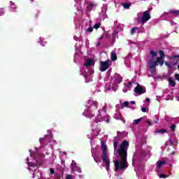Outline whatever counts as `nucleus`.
Masks as SVG:
<instances>
[{
    "label": "nucleus",
    "mask_w": 179,
    "mask_h": 179,
    "mask_svg": "<svg viewBox=\"0 0 179 179\" xmlns=\"http://www.w3.org/2000/svg\"><path fill=\"white\" fill-rule=\"evenodd\" d=\"M147 124H148L149 127L152 126V122L149 120H147Z\"/></svg>",
    "instance_id": "41"
},
{
    "label": "nucleus",
    "mask_w": 179,
    "mask_h": 179,
    "mask_svg": "<svg viewBox=\"0 0 179 179\" xmlns=\"http://www.w3.org/2000/svg\"><path fill=\"white\" fill-rule=\"evenodd\" d=\"M114 81L113 85L115 86H117V85H120L121 82H122V77H121V75L116 73L113 76Z\"/></svg>",
    "instance_id": "7"
},
{
    "label": "nucleus",
    "mask_w": 179,
    "mask_h": 179,
    "mask_svg": "<svg viewBox=\"0 0 179 179\" xmlns=\"http://www.w3.org/2000/svg\"><path fill=\"white\" fill-rule=\"evenodd\" d=\"M126 86H127V87H132V82H129V83L126 85Z\"/></svg>",
    "instance_id": "32"
},
{
    "label": "nucleus",
    "mask_w": 179,
    "mask_h": 179,
    "mask_svg": "<svg viewBox=\"0 0 179 179\" xmlns=\"http://www.w3.org/2000/svg\"><path fill=\"white\" fill-rule=\"evenodd\" d=\"M100 26H101V24L100 23H96L94 25V29H96L97 30V29H100Z\"/></svg>",
    "instance_id": "25"
},
{
    "label": "nucleus",
    "mask_w": 179,
    "mask_h": 179,
    "mask_svg": "<svg viewBox=\"0 0 179 179\" xmlns=\"http://www.w3.org/2000/svg\"><path fill=\"white\" fill-rule=\"evenodd\" d=\"M128 106H129V102H128V101H124V102L122 104V107H128Z\"/></svg>",
    "instance_id": "26"
},
{
    "label": "nucleus",
    "mask_w": 179,
    "mask_h": 179,
    "mask_svg": "<svg viewBox=\"0 0 179 179\" xmlns=\"http://www.w3.org/2000/svg\"><path fill=\"white\" fill-rule=\"evenodd\" d=\"M141 120H142V118L134 120V124L136 125H138V124H139L141 122Z\"/></svg>",
    "instance_id": "28"
},
{
    "label": "nucleus",
    "mask_w": 179,
    "mask_h": 179,
    "mask_svg": "<svg viewBox=\"0 0 179 179\" xmlns=\"http://www.w3.org/2000/svg\"><path fill=\"white\" fill-rule=\"evenodd\" d=\"M96 45H97V47H100L101 43H98L96 44Z\"/></svg>",
    "instance_id": "47"
},
{
    "label": "nucleus",
    "mask_w": 179,
    "mask_h": 179,
    "mask_svg": "<svg viewBox=\"0 0 179 179\" xmlns=\"http://www.w3.org/2000/svg\"><path fill=\"white\" fill-rule=\"evenodd\" d=\"M50 173H52V174H55V170H54V169H52V168H51V169H50Z\"/></svg>",
    "instance_id": "34"
},
{
    "label": "nucleus",
    "mask_w": 179,
    "mask_h": 179,
    "mask_svg": "<svg viewBox=\"0 0 179 179\" xmlns=\"http://www.w3.org/2000/svg\"><path fill=\"white\" fill-rule=\"evenodd\" d=\"M77 168H78V166L76 165V162H73L71 164V169H72V170H78Z\"/></svg>",
    "instance_id": "23"
},
{
    "label": "nucleus",
    "mask_w": 179,
    "mask_h": 179,
    "mask_svg": "<svg viewBox=\"0 0 179 179\" xmlns=\"http://www.w3.org/2000/svg\"><path fill=\"white\" fill-rule=\"evenodd\" d=\"M148 64H150V69H155V68H156L157 65H159V64H157V62L153 61V60H150L148 62Z\"/></svg>",
    "instance_id": "10"
},
{
    "label": "nucleus",
    "mask_w": 179,
    "mask_h": 179,
    "mask_svg": "<svg viewBox=\"0 0 179 179\" xmlns=\"http://www.w3.org/2000/svg\"><path fill=\"white\" fill-rule=\"evenodd\" d=\"M28 165L29 166V167H36V166L34 165V164H33L32 162L28 163Z\"/></svg>",
    "instance_id": "33"
},
{
    "label": "nucleus",
    "mask_w": 179,
    "mask_h": 179,
    "mask_svg": "<svg viewBox=\"0 0 179 179\" xmlns=\"http://www.w3.org/2000/svg\"><path fill=\"white\" fill-rule=\"evenodd\" d=\"M175 79L179 82V74H176L175 75Z\"/></svg>",
    "instance_id": "35"
},
{
    "label": "nucleus",
    "mask_w": 179,
    "mask_h": 179,
    "mask_svg": "<svg viewBox=\"0 0 179 179\" xmlns=\"http://www.w3.org/2000/svg\"><path fill=\"white\" fill-rule=\"evenodd\" d=\"M169 85H171V86H172L173 87L176 86V82L174 81L173 77H169Z\"/></svg>",
    "instance_id": "13"
},
{
    "label": "nucleus",
    "mask_w": 179,
    "mask_h": 179,
    "mask_svg": "<svg viewBox=\"0 0 179 179\" xmlns=\"http://www.w3.org/2000/svg\"><path fill=\"white\" fill-rule=\"evenodd\" d=\"M101 149L102 150L101 159L106 163V169L107 171L110 170V159H108V150L104 142H101Z\"/></svg>",
    "instance_id": "2"
},
{
    "label": "nucleus",
    "mask_w": 179,
    "mask_h": 179,
    "mask_svg": "<svg viewBox=\"0 0 179 179\" xmlns=\"http://www.w3.org/2000/svg\"><path fill=\"white\" fill-rule=\"evenodd\" d=\"M155 132L156 134H166L167 133V130L162 129L157 130Z\"/></svg>",
    "instance_id": "21"
},
{
    "label": "nucleus",
    "mask_w": 179,
    "mask_h": 179,
    "mask_svg": "<svg viewBox=\"0 0 179 179\" xmlns=\"http://www.w3.org/2000/svg\"><path fill=\"white\" fill-rule=\"evenodd\" d=\"M110 59L112 61H117V53L115 52V51L111 52Z\"/></svg>",
    "instance_id": "11"
},
{
    "label": "nucleus",
    "mask_w": 179,
    "mask_h": 179,
    "mask_svg": "<svg viewBox=\"0 0 179 179\" xmlns=\"http://www.w3.org/2000/svg\"><path fill=\"white\" fill-rule=\"evenodd\" d=\"M157 163V167L160 169V167H163V166L166 164V161H158Z\"/></svg>",
    "instance_id": "16"
},
{
    "label": "nucleus",
    "mask_w": 179,
    "mask_h": 179,
    "mask_svg": "<svg viewBox=\"0 0 179 179\" xmlns=\"http://www.w3.org/2000/svg\"><path fill=\"white\" fill-rule=\"evenodd\" d=\"M78 173H82V169H80V168H78Z\"/></svg>",
    "instance_id": "43"
},
{
    "label": "nucleus",
    "mask_w": 179,
    "mask_h": 179,
    "mask_svg": "<svg viewBox=\"0 0 179 179\" xmlns=\"http://www.w3.org/2000/svg\"><path fill=\"white\" fill-rule=\"evenodd\" d=\"M117 146H118V142L114 141H113V148H114V150H117Z\"/></svg>",
    "instance_id": "27"
},
{
    "label": "nucleus",
    "mask_w": 179,
    "mask_h": 179,
    "mask_svg": "<svg viewBox=\"0 0 179 179\" xmlns=\"http://www.w3.org/2000/svg\"><path fill=\"white\" fill-rule=\"evenodd\" d=\"M123 92H124V93H127V91H125V90H123Z\"/></svg>",
    "instance_id": "52"
},
{
    "label": "nucleus",
    "mask_w": 179,
    "mask_h": 179,
    "mask_svg": "<svg viewBox=\"0 0 179 179\" xmlns=\"http://www.w3.org/2000/svg\"><path fill=\"white\" fill-rule=\"evenodd\" d=\"M141 111H142L143 113H146V108H141Z\"/></svg>",
    "instance_id": "40"
},
{
    "label": "nucleus",
    "mask_w": 179,
    "mask_h": 179,
    "mask_svg": "<svg viewBox=\"0 0 179 179\" xmlns=\"http://www.w3.org/2000/svg\"><path fill=\"white\" fill-rule=\"evenodd\" d=\"M27 160H29V157L27 158Z\"/></svg>",
    "instance_id": "55"
},
{
    "label": "nucleus",
    "mask_w": 179,
    "mask_h": 179,
    "mask_svg": "<svg viewBox=\"0 0 179 179\" xmlns=\"http://www.w3.org/2000/svg\"><path fill=\"white\" fill-rule=\"evenodd\" d=\"M119 169H120V161L116 160L115 162V171H118Z\"/></svg>",
    "instance_id": "15"
},
{
    "label": "nucleus",
    "mask_w": 179,
    "mask_h": 179,
    "mask_svg": "<svg viewBox=\"0 0 179 179\" xmlns=\"http://www.w3.org/2000/svg\"><path fill=\"white\" fill-rule=\"evenodd\" d=\"M155 124H158L159 122L157 121H155Z\"/></svg>",
    "instance_id": "51"
},
{
    "label": "nucleus",
    "mask_w": 179,
    "mask_h": 179,
    "mask_svg": "<svg viewBox=\"0 0 179 179\" xmlns=\"http://www.w3.org/2000/svg\"><path fill=\"white\" fill-rule=\"evenodd\" d=\"M106 37H108V32H106Z\"/></svg>",
    "instance_id": "50"
},
{
    "label": "nucleus",
    "mask_w": 179,
    "mask_h": 179,
    "mask_svg": "<svg viewBox=\"0 0 179 179\" xmlns=\"http://www.w3.org/2000/svg\"><path fill=\"white\" fill-rule=\"evenodd\" d=\"M94 6H96V5H94L93 3H88L87 6V9L88 10H92V9H93V8H94Z\"/></svg>",
    "instance_id": "17"
},
{
    "label": "nucleus",
    "mask_w": 179,
    "mask_h": 179,
    "mask_svg": "<svg viewBox=\"0 0 179 179\" xmlns=\"http://www.w3.org/2000/svg\"><path fill=\"white\" fill-rule=\"evenodd\" d=\"M50 138H51V136L50 135H45L44 138H40L39 142L41 145H48L50 143Z\"/></svg>",
    "instance_id": "8"
},
{
    "label": "nucleus",
    "mask_w": 179,
    "mask_h": 179,
    "mask_svg": "<svg viewBox=\"0 0 179 179\" xmlns=\"http://www.w3.org/2000/svg\"><path fill=\"white\" fill-rule=\"evenodd\" d=\"M165 65L166 66H168L169 68H170V66H171V64H170V63L169 62H165Z\"/></svg>",
    "instance_id": "36"
},
{
    "label": "nucleus",
    "mask_w": 179,
    "mask_h": 179,
    "mask_svg": "<svg viewBox=\"0 0 179 179\" xmlns=\"http://www.w3.org/2000/svg\"><path fill=\"white\" fill-rule=\"evenodd\" d=\"M137 30H139V27H135L132 28L131 30V34H135L136 33Z\"/></svg>",
    "instance_id": "20"
},
{
    "label": "nucleus",
    "mask_w": 179,
    "mask_h": 179,
    "mask_svg": "<svg viewBox=\"0 0 179 179\" xmlns=\"http://www.w3.org/2000/svg\"><path fill=\"white\" fill-rule=\"evenodd\" d=\"M150 54L151 57H152V58L157 57V52L153 51V50H151L150 51Z\"/></svg>",
    "instance_id": "19"
},
{
    "label": "nucleus",
    "mask_w": 179,
    "mask_h": 179,
    "mask_svg": "<svg viewBox=\"0 0 179 179\" xmlns=\"http://www.w3.org/2000/svg\"><path fill=\"white\" fill-rule=\"evenodd\" d=\"M129 143L127 141H124L120 146V149L117 150L119 156H128V148Z\"/></svg>",
    "instance_id": "3"
},
{
    "label": "nucleus",
    "mask_w": 179,
    "mask_h": 179,
    "mask_svg": "<svg viewBox=\"0 0 179 179\" xmlns=\"http://www.w3.org/2000/svg\"><path fill=\"white\" fill-rule=\"evenodd\" d=\"M152 19V16L150 15V10H145L143 12V15L141 17V23L142 24H145L146 22L148 20H150Z\"/></svg>",
    "instance_id": "5"
},
{
    "label": "nucleus",
    "mask_w": 179,
    "mask_h": 179,
    "mask_svg": "<svg viewBox=\"0 0 179 179\" xmlns=\"http://www.w3.org/2000/svg\"><path fill=\"white\" fill-rule=\"evenodd\" d=\"M86 33H92L93 31V27H90L85 30Z\"/></svg>",
    "instance_id": "24"
},
{
    "label": "nucleus",
    "mask_w": 179,
    "mask_h": 179,
    "mask_svg": "<svg viewBox=\"0 0 179 179\" xmlns=\"http://www.w3.org/2000/svg\"><path fill=\"white\" fill-rule=\"evenodd\" d=\"M157 64H159L160 66H163V64H164V60L157 57L156 59Z\"/></svg>",
    "instance_id": "14"
},
{
    "label": "nucleus",
    "mask_w": 179,
    "mask_h": 179,
    "mask_svg": "<svg viewBox=\"0 0 179 179\" xmlns=\"http://www.w3.org/2000/svg\"><path fill=\"white\" fill-rule=\"evenodd\" d=\"M171 129L173 131V132H174V131H176V124H172L171 126Z\"/></svg>",
    "instance_id": "30"
},
{
    "label": "nucleus",
    "mask_w": 179,
    "mask_h": 179,
    "mask_svg": "<svg viewBox=\"0 0 179 179\" xmlns=\"http://www.w3.org/2000/svg\"><path fill=\"white\" fill-rule=\"evenodd\" d=\"M121 157L120 159V170L125 171L128 169V155H120Z\"/></svg>",
    "instance_id": "4"
},
{
    "label": "nucleus",
    "mask_w": 179,
    "mask_h": 179,
    "mask_svg": "<svg viewBox=\"0 0 179 179\" xmlns=\"http://www.w3.org/2000/svg\"><path fill=\"white\" fill-rule=\"evenodd\" d=\"M134 92L136 94H143L146 91L143 90V87L138 84V86L134 88Z\"/></svg>",
    "instance_id": "9"
},
{
    "label": "nucleus",
    "mask_w": 179,
    "mask_h": 179,
    "mask_svg": "<svg viewBox=\"0 0 179 179\" xmlns=\"http://www.w3.org/2000/svg\"><path fill=\"white\" fill-rule=\"evenodd\" d=\"M10 5H11V8H12L13 9H16V5H15V3L11 2V3H10Z\"/></svg>",
    "instance_id": "31"
},
{
    "label": "nucleus",
    "mask_w": 179,
    "mask_h": 179,
    "mask_svg": "<svg viewBox=\"0 0 179 179\" xmlns=\"http://www.w3.org/2000/svg\"><path fill=\"white\" fill-rule=\"evenodd\" d=\"M66 179H72V175H67Z\"/></svg>",
    "instance_id": "38"
},
{
    "label": "nucleus",
    "mask_w": 179,
    "mask_h": 179,
    "mask_svg": "<svg viewBox=\"0 0 179 179\" xmlns=\"http://www.w3.org/2000/svg\"><path fill=\"white\" fill-rule=\"evenodd\" d=\"M172 58H173V59H176V58H179V55H173V56H172Z\"/></svg>",
    "instance_id": "39"
},
{
    "label": "nucleus",
    "mask_w": 179,
    "mask_h": 179,
    "mask_svg": "<svg viewBox=\"0 0 179 179\" xmlns=\"http://www.w3.org/2000/svg\"><path fill=\"white\" fill-rule=\"evenodd\" d=\"M87 104H89L87 109L85 110L86 117L88 118H93L96 115V112L97 111V101L90 99L87 101Z\"/></svg>",
    "instance_id": "1"
},
{
    "label": "nucleus",
    "mask_w": 179,
    "mask_h": 179,
    "mask_svg": "<svg viewBox=\"0 0 179 179\" xmlns=\"http://www.w3.org/2000/svg\"><path fill=\"white\" fill-rule=\"evenodd\" d=\"M171 13H173L174 15H179V10H171Z\"/></svg>",
    "instance_id": "29"
},
{
    "label": "nucleus",
    "mask_w": 179,
    "mask_h": 179,
    "mask_svg": "<svg viewBox=\"0 0 179 179\" xmlns=\"http://www.w3.org/2000/svg\"><path fill=\"white\" fill-rule=\"evenodd\" d=\"M123 92H124V93H127V91H125V90H123Z\"/></svg>",
    "instance_id": "53"
},
{
    "label": "nucleus",
    "mask_w": 179,
    "mask_h": 179,
    "mask_svg": "<svg viewBox=\"0 0 179 179\" xmlns=\"http://www.w3.org/2000/svg\"><path fill=\"white\" fill-rule=\"evenodd\" d=\"M169 142H170L171 145H173V141H171V140H169Z\"/></svg>",
    "instance_id": "49"
},
{
    "label": "nucleus",
    "mask_w": 179,
    "mask_h": 179,
    "mask_svg": "<svg viewBox=\"0 0 179 179\" xmlns=\"http://www.w3.org/2000/svg\"><path fill=\"white\" fill-rule=\"evenodd\" d=\"M122 6L124 9H129V8H131V3H124L122 4Z\"/></svg>",
    "instance_id": "18"
},
{
    "label": "nucleus",
    "mask_w": 179,
    "mask_h": 179,
    "mask_svg": "<svg viewBox=\"0 0 179 179\" xmlns=\"http://www.w3.org/2000/svg\"><path fill=\"white\" fill-rule=\"evenodd\" d=\"M159 57H158V58L163 59V58H164V51L159 50Z\"/></svg>",
    "instance_id": "22"
},
{
    "label": "nucleus",
    "mask_w": 179,
    "mask_h": 179,
    "mask_svg": "<svg viewBox=\"0 0 179 179\" xmlns=\"http://www.w3.org/2000/svg\"><path fill=\"white\" fill-rule=\"evenodd\" d=\"M120 179H122V178H120Z\"/></svg>",
    "instance_id": "57"
},
{
    "label": "nucleus",
    "mask_w": 179,
    "mask_h": 179,
    "mask_svg": "<svg viewBox=\"0 0 179 179\" xmlns=\"http://www.w3.org/2000/svg\"><path fill=\"white\" fill-rule=\"evenodd\" d=\"M159 178H166V175L165 174H161L159 176Z\"/></svg>",
    "instance_id": "37"
},
{
    "label": "nucleus",
    "mask_w": 179,
    "mask_h": 179,
    "mask_svg": "<svg viewBox=\"0 0 179 179\" xmlns=\"http://www.w3.org/2000/svg\"><path fill=\"white\" fill-rule=\"evenodd\" d=\"M0 16H3V12L0 13Z\"/></svg>",
    "instance_id": "46"
},
{
    "label": "nucleus",
    "mask_w": 179,
    "mask_h": 179,
    "mask_svg": "<svg viewBox=\"0 0 179 179\" xmlns=\"http://www.w3.org/2000/svg\"><path fill=\"white\" fill-rule=\"evenodd\" d=\"M101 64V67H100V71L101 72H106V70L108 68H110V60H106L105 62H100Z\"/></svg>",
    "instance_id": "6"
},
{
    "label": "nucleus",
    "mask_w": 179,
    "mask_h": 179,
    "mask_svg": "<svg viewBox=\"0 0 179 179\" xmlns=\"http://www.w3.org/2000/svg\"><path fill=\"white\" fill-rule=\"evenodd\" d=\"M103 36H101L100 38H99V40H103Z\"/></svg>",
    "instance_id": "48"
},
{
    "label": "nucleus",
    "mask_w": 179,
    "mask_h": 179,
    "mask_svg": "<svg viewBox=\"0 0 179 179\" xmlns=\"http://www.w3.org/2000/svg\"><path fill=\"white\" fill-rule=\"evenodd\" d=\"M94 162H96V163H99V159L94 158Z\"/></svg>",
    "instance_id": "45"
},
{
    "label": "nucleus",
    "mask_w": 179,
    "mask_h": 179,
    "mask_svg": "<svg viewBox=\"0 0 179 179\" xmlns=\"http://www.w3.org/2000/svg\"><path fill=\"white\" fill-rule=\"evenodd\" d=\"M145 101H146V103H149L150 101V99L146 98Z\"/></svg>",
    "instance_id": "42"
},
{
    "label": "nucleus",
    "mask_w": 179,
    "mask_h": 179,
    "mask_svg": "<svg viewBox=\"0 0 179 179\" xmlns=\"http://www.w3.org/2000/svg\"><path fill=\"white\" fill-rule=\"evenodd\" d=\"M130 104H135V101H130Z\"/></svg>",
    "instance_id": "44"
},
{
    "label": "nucleus",
    "mask_w": 179,
    "mask_h": 179,
    "mask_svg": "<svg viewBox=\"0 0 179 179\" xmlns=\"http://www.w3.org/2000/svg\"><path fill=\"white\" fill-rule=\"evenodd\" d=\"M106 121H107V122H108V120H107Z\"/></svg>",
    "instance_id": "56"
},
{
    "label": "nucleus",
    "mask_w": 179,
    "mask_h": 179,
    "mask_svg": "<svg viewBox=\"0 0 179 179\" xmlns=\"http://www.w3.org/2000/svg\"><path fill=\"white\" fill-rule=\"evenodd\" d=\"M178 69L179 70V64L178 65Z\"/></svg>",
    "instance_id": "54"
},
{
    "label": "nucleus",
    "mask_w": 179,
    "mask_h": 179,
    "mask_svg": "<svg viewBox=\"0 0 179 179\" xmlns=\"http://www.w3.org/2000/svg\"><path fill=\"white\" fill-rule=\"evenodd\" d=\"M93 64V59H88L84 64L85 66H90Z\"/></svg>",
    "instance_id": "12"
}]
</instances>
